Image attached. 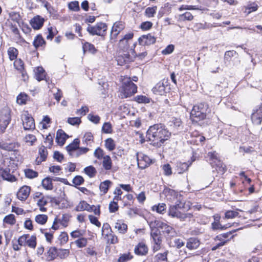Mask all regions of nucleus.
<instances>
[{
    "label": "nucleus",
    "instance_id": "f257e3e1",
    "mask_svg": "<svg viewBox=\"0 0 262 262\" xmlns=\"http://www.w3.org/2000/svg\"><path fill=\"white\" fill-rule=\"evenodd\" d=\"M171 133L162 124H156L149 127L147 131V138L155 146L160 147L168 140Z\"/></svg>",
    "mask_w": 262,
    "mask_h": 262
},
{
    "label": "nucleus",
    "instance_id": "f03ea898",
    "mask_svg": "<svg viewBox=\"0 0 262 262\" xmlns=\"http://www.w3.org/2000/svg\"><path fill=\"white\" fill-rule=\"evenodd\" d=\"M208 105L204 102L193 106L190 113V117L192 121L198 122L204 119L206 114L209 113Z\"/></svg>",
    "mask_w": 262,
    "mask_h": 262
},
{
    "label": "nucleus",
    "instance_id": "7ed1b4c3",
    "mask_svg": "<svg viewBox=\"0 0 262 262\" xmlns=\"http://www.w3.org/2000/svg\"><path fill=\"white\" fill-rule=\"evenodd\" d=\"M184 203L182 202H177L174 205L170 206L168 210V214L172 217H177L183 221L187 218H191L192 214L185 213L181 210L184 208Z\"/></svg>",
    "mask_w": 262,
    "mask_h": 262
},
{
    "label": "nucleus",
    "instance_id": "20e7f679",
    "mask_svg": "<svg viewBox=\"0 0 262 262\" xmlns=\"http://www.w3.org/2000/svg\"><path fill=\"white\" fill-rule=\"evenodd\" d=\"M137 92V86L130 80V78L125 79L123 82L121 93L125 98L129 97Z\"/></svg>",
    "mask_w": 262,
    "mask_h": 262
},
{
    "label": "nucleus",
    "instance_id": "39448f33",
    "mask_svg": "<svg viewBox=\"0 0 262 262\" xmlns=\"http://www.w3.org/2000/svg\"><path fill=\"white\" fill-rule=\"evenodd\" d=\"M11 121L10 110L4 107L0 111V130L3 133Z\"/></svg>",
    "mask_w": 262,
    "mask_h": 262
},
{
    "label": "nucleus",
    "instance_id": "423d86ee",
    "mask_svg": "<svg viewBox=\"0 0 262 262\" xmlns=\"http://www.w3.org/2000/svg\"><path fill=\"white\" fill-rule=\"evenodd\" d=\"M107 26L105 23H97L95 26H89L87 31L92 35L104 36L106 34Z\"/></svg>",
    "mask_w": 262,
    "mask_h": 262
},
{
    "label": "nucleus",
    "instance_id": "0eeeda50",
    "mask_svg": "<svg viewBox=\"0 0 262 262\" xmlns=\"http://www.w3.org/2000/svg\"><path fill=\"white\" fill-rule=\"evenodd\" d=\"M23 125L25 130H31L35 128L34 119L27 112L21 115Z\"/></svg>",
    "mask_w": 262,
    "mask_h": 262
},
{
    "label": "nucleus",
    "instance_id": "6e6552de",
    "mask_svg": "<svg viewBox=\"0 0 262 262\" xmlns=\"http://www.w3.org/2000/svg\"><path fill=\"white\" fill-rule=\"evenodd\" d=\"M136 158L138 165L141 169L145 168L151 163L149 157L141 152L136 153Z\"/></svg>",
    "mask_w": 262,
    "mask_h": 262
},
{
    "label": "nucleus",
    "instance_id": "1a4fd4ad",
    "mask_svg": "<svg viewBox=\"0 0 262 262\" xmlns=\"http://www.w3.org/2000/svg\"><path fill=\"white\" fill-rule=\"evenodd\" d=\"M121 55L118 56L117 57V61L118 64L122 65L124 63H126L130 62L133 60V58H135L137 55L135 54L134 50H132V55H130L128 52L124 51Z\"/></svg>",
    "mask_w": 262,
    "mask_h": 262
},
{
    "label": "nucleus",
    "instance_id": "9d476101",
    "mask_svg": "<svg viewBox=\"0 0 262 262\" xmlns=\"http://www.w3.org/2000/svg\"><path fill=\"white\" fill-rule=\"evenodd\" d=\"M150 235L154 243L152 247L153 251L154 252L157 251L160 249L162 243V237L160 236V231L155 232L154 231H151Z\"/></svg>",
    "mask_w": 262,
    "mask_h": 262
},
{
    "label": "nucleus",
    "instance_id": "9b49d317",
    "mask_svg": "<svg viewBox=\"0 0 262 262\" xmlns=\"http://www.w3.org/2000/svg\"><path fill=\"white\" fill-rule=\"evenodd\" d=\"M124 28V24L121 21H117L115 23L112 27L110 38L115 39L116 38L120 32Z\"/></svg>",
    "mask_w": 262,
    "mask_h": 262
},
{
    "label": "nucleus",
    "instance_id": "f8f14e48",
    "mask_svg": "<svg viewBox=\"0 0 262 262\" xmlns=\"http://www.w3.org/2000/svg\"><path fill=\"white\" fill-rule=\"evenodd\" d=\"M138 41L142 46H149L156 42V38L150 34L143 35L139 38Z\"/></svg>",
    "mask_w": 262,
    "mask_h": 262
},
{
    "label": "nucleus",
    "instance_id": "ddd939ff",
    "mask_svg": "<svg viewBox=\"0 0 262 262\" xmlns=\"http://www.w3.org/2000/svg\"><path fill=\"white\" fill-rule=\"evenodd\" d=\"M252 122L256 125L260 124L262 121V107H258L253 111L251 115Z\"/></svg>",
    "mask_w": 262,
    "mask_h": 262
},
{
    "label": "nucleus",
    "instance_id": "4468645a",
    "mask_svg": "<svg viewBox=\"0 0 262 262\" xmlns=\"http://www.w3.org/2000/svg\"><path fill=\"white\" fill-rule=\"evenodd\" d=\"M30 191L31 188L29 186L26 185L22 186L17 192V198L20 201H25L28 198Z\"/></svg>",
    "mask_w": 262,
    "mask_h": 262
},
{
    "label": "nucleus",
    "instance_id": "2eb2a0df",
    "mask_svg": "<svg viewBox=\"0 0 262 262\" xmlns=\"http://www.w3.org/2000/svg\"><path fill=\"white\" fill-rule=\"evenodd\" d=\"M0 175L2 177L4 180L9 182H13L15 181L16 180V178L10 173V169L9 168H1Z\"/></svg>",
    "mask_w": 262,
    "mask_h": 262
},
{
    "label": "nucleus",
    "instance_id": "dca6fc26",
    "mask_svg": "<svg viewBox=\"0 0 262 262\" xmlns=\"http://www.w3.org/2000/svg\"><path fill=\"white\" fill-rule=\"evenodd\" d=\"M148 247L143 242L139 243L134 249V252L136 254L140 256L145 255L148 253Z\"/></svg>",
    "mask_w": 262,
    "mask_h": 262
},
{
    "label": "nucleus",
    "instance_id": "f3484780",
    "mask_svg": "<svg viewBox=\"0 0 262 262\" xmlns=\"http://www.w3.org/2000/svg\"><path fill=\"white\" fill-rule=\"evenodd\" d=\"M166 84L164 81H161L158 82L153 88L152 92L154 94L163 95L166 93Z\"/></svg>",
    "mask_w": 262,
    "mask_h": 262
},
{
    "label": "nucleus",
    "instance_id": "a211bd4d",
    "mask_svg": "<svg viewBox=\"0 0 262 262\" xmlns=\"http://www.w3.org/2000/svg\"><path fill=\"white\" fill-rule=\"evenodd\" d=\"M44 19L39 15L33 17L30 21V24L34 29H39L43 25Z\"/></svg>",
    "mask_w": 262,
    "mask_h": 262
},
{
    "label": "nucleus",
    "instance_id": "6ab92c4d",
    "mask_svg": "<svg viewBox=\"0 0 262 262\" xmlns=\"http://www.w3.org/2000/svg\"><path fill=\"white\" fill-rule=\"evenodd\" d=\"M67 138V135L62 129H58L56 133V142L60 146H62Z\"/></svg>",
    "mask_w": 262,
    "mask_h": 262
},
{
    "label": "nucleus",
    "instance_id": "aec40b11",
    "mask_svg": "<svg viewBox=\"0 0 262 262\" xmlns=\"http://www.w3.org/2000/svg\"><path fill=\"white\" fill-rule=\"evenodd\" d=\"M160 227L162 230L163 232L167 234L168 236L173 237L177 234L174 229L166 223H161Z\"/></svg>",
    "mask_w": 262,
    "mask_h": 262
},
{
    "label": "nucleus",
    "instance_id": "412c9836",
    "mask_svg": "<svg viewBox=\"0 0 262 262\" xmlns=\"http://www.w3.org/2000/svg\"><path fill=\"white\" fill-rule=\"evenodd\" d=\"M57 249L55 247L49 248L48 251L45 253L46 260L51 261L55 259L57 257Z\"/></svg>",
    "mask_w": 262,
    "mask_h": 262
},
{
    "label": "nucleus",
    "instance_id": "4be33fe9",
    "mask_svg": "<svg viewBox=\"0 0 262 262\" xmlns=\"http://www.w3.org/2000/svg\"><path fill=\"white\" fill-rule=\"evenodd\" d=\"M207 156L212 166H214V165H220L221 164V161L219 159L217 153L216 151L209 152Z\"/></svg>",
    "mask_w": 262,
    "mask_h": 262
},
{
    "label": "nucleus",
    "instance_id": "5701e85b",
    "mask_svg": "<svg viewBox=\"0 0 262 262\" xmlns=\"http://www.w3.org/2000/svg\"><path fill=\"white\" fill-rule=\"evenodd\" d=\"M75 210L76 211H82L86 210L88 212H92V207L91 205L85 201H81L75 207Z\"/></svg>",
    "mask_w": 262,
    "mask_h": 262
},
{
    "label": "nucleus",
    "instance_id": "b1692460",
    "mask_svg": "<svg viewBox=\"0 0 262 262\" xmlns=\"http://www.w3.org/2000/svg\"><path fill=\"white\" fill-rule=\"evenodd\" d=\"M18 147V144L16 143H1L0 142V148L8 151H16Z\"/></svg>",
    "mask_w": 262,
    "mask_h": 262
},
{
    "label": "nucleus",
    "instance_id": "393cba45",
    "mask_svg": "<svg viewBox=\"0 0 262 262\" xmlns=\"http://www.w3.org/2000/svg\"><path fill=\"white\" fill-rule=\"evenodd\" d=\"M170 123V125L172 126L175 129L179 130L183 128V123L180 118H171Z\"/></svg>",
    "mask_w": 262,
    "mask_h": 262
},
{
    "label": "nucleus",
    "instance_id": "a878e982",
    "mask_svg": "<svg viewBox=\"0 0 262 262\" xmlns=\"http://www.w3.org/2000/svg\"><path fill=\"white\" fill-rule=\"evenodd\" d=\"M39 154L40 157V159H39V158H37L36 159V162H37L38 164L42 161H45L46 160L48 155L47 147L43 145L41 146L39 148Z\"/></svg>",
    "mask_w": 262,
    "mask_h": 262
},
{
    "label": "nucleus",
    "instance_id": "bb28decb",
    "mask_svg": "<svg viewBox=\"0 0 262 262\" xmlns=\"http://www.w3.org/2000/svg\"><path fill=\"white\" fill-rule=\"evenodd\" d=\"M214 222L212 223V228L213 230L221 229L223 230L225 228L220 223L221 216L219 214H216L213 215Z\"/></svg>",
    "mask_w": 262,
    "mask_h": 262
},
{
    "label": "nucleus",
    "instance_id": "cd10ccee",
    "mask_svg": "<svg viewBox=\"0 0 262 262\" xmlns=\"http://www.w3.org/2000/svg\"><path fill=\"white\" fill-rule=\"evenodd\" d=\"M82 142L86 146H92L94 142V137L92 134L90 132L86 133L82 138Z\"/></svg>",
    "mask_w": 262,
    "mask_h": 262
},
{
    "label": "nucleus",
    "instance_id": "c85d7f7f",
    "mask_svg": "<svg viewBox=\"0 0 262 262\" xmlns=\"http://www.w3.org/2000/svg\"><path fill=\"white\" fill-rule=\"evenodd\" d=\"M115 228L121 234H124L127 230V226L121 221H118L115 224Z\"/></svg>",
    "mask_w": 262,
    "mask_h": 262
},
{
    "label": "nucleus",
    "instance_id": "c756f323",
    "mask_svg": "<svg viewBox=\"0 0 262 262\" xmlns=\"http://www.w3.org/2000/svg\"><path fill=\"white\" fill-rule=\"evenodd\" d=\"M112 183L110 180H105L101 182L99 186V189L102 193V195L105 194L107 192V191L112 185Z\"/></svg>",
    "mask_w": 262,
    "mask_h": 262
},
{
    "label": "nucleus",
    "instance_id": "7c9ffc66",
    "mask_svg": "<svg viewBox=\"0 0 262 262\" xmlns=\"http://www.w3.org/2000/svg\"><path fill=\"white\" fill-rule=\"evenodd\" d=\"M79 140L75 139L72 143L66 147L67 150L69 155L79 147Z\"/></svg>",
    "mask_w": 262,
    "mask_h": 262
},
{
    "label": "nucleus",
    "instance_id": "2f4dec72",
    "mask_svg": "<svg viewBox=\"0 0 262 262\" xmlns=\"http://www.w3.org/2000/svg\"><path fill=\"white\" fill-rule=\"evenodd\" d=\"M200 245L199 241L196 238H190L187 243L186 247L190 250L196 249Z\"/></svg>",
    "mask_w": 262,
    "mask_h": 262
},
{
    "label": "nucleus",
    "instance_id": "473e14b6",
    "mask_svg": "<svg viewBox=\"0 0 262 262\" xmlns=\"http://www.w3.org/2000/svg\"><path fill=\"white\" fill-rule=\"evenodd\" d=\"M48 202L47 198L45 196H41V198L37 201V205L39 207V210L41 212H46L47 208L45 206L47 204Z\"/></svg>",
    "mask_w": 262,
    "mask_h": 262
},
{
    "label": "nucleus",
    "instance_id": "72a5a7b5",
    "mask_svg": "<svg viewBox=\"0 0 262 262\" xmlns=\"http://www.w3.org/2000/svg\"><path fill=\"white\" fill-rule=\"evenodd\" d=\"M41 184L43 188L46 190H51L53 188L52 179L50 177H47L43 179Z\"/></svg>",
    "mask_w": 262,
    "mask_h": 262
},
{
    "label": "nucleus",
    "instance_id": "f704fd0d",
    "mask_svg": "<svg viewBox=\"0 0 262 262\" xmlns=\"http://www.w3.org/2000/svg\"><path fill=\"white\" fill-rule=\"evenodd\" d=\"M89 150V149L87 147H79L73 151L70 156L72 157L77 158L82 154H86Z\"/></svg>",
    "mask_w": 262,
    "mask_h": 262
},
{
    "label": "nucleus",
    "instance_id": "c9c22d12",
    "mask_svg": "<svg viewBox=\"0 0 262 262\" xmlns=\"http://www.w3.org/2000/svg\"><path fill=\"white\" fill-rule=\"evenodd\" d=\"M102 165L103 168L106 170H110L112 168V162L109 156L106 155L103 157Z\"/></svg>",
    "mask_w": 262,
    "mask_h": 262
},
{
    "label": "nucleus",
    "instance_id": "e433bc0d",
    "mask_svg": "<svg viewBox=\"0 0 262 262\" xmlns=\"http://www.w3.org/2000/svg\"><path fill=\"white\" fill-rule=\"evenodd\" d=\"M166 205L164 203H159L157 205H154L152 207V210L156 211L160 214H164L166 212Z\"/></svg>",
    "mask_w": 262,
    "mask_h": 262
},
{
    "label": "nucleus",
    "instance_id": "4c0bfd02",
    "mask_svg": "<svg viewBox=\"0 0 262 262\" xmlns=\"http://www.w3.org/2000/svg\"><path fill=\"white\" fill-rule=\"evenodd\" d=\"M45 71L42 67H37L35 71V77L38 81L44 79L45 77Z\"/></svg>",
    "mask_w": 262,
    "mask_h": 262
},
{
    "label": "nucleus",
    "instance_id": "58836bf2",
    "mask_svg": "<svg viewBox=\"0 0 262 262\" xmlns=\"http://www.w3.org/2000/svg\"><path fill=\"white\" fill-rule=\"evenodd\" d=\"M105 146L109 150H113L116 147L114 140L112 138H107L105 140Z\"/></svg>",
    "mask_w": 262,
    "mask_h": 262
},
{
    "label": "nucleus",
    "instance_id": "ea45409f",
    "mask_svg": "<svg viewBox=\"0 0 262 262\" xmlns=\"http://www.w3.org/2000/svg\"><path fill=\"white\" fill-rule=\"evenodd\" d=\"M84 171L90 178L94 177L97 173L95 168L93 166L86 167L84 169Z\"/></svg>",
    "mask_w": 262,
    "mask_h": 262
},
{
    "label": "nucleus",
    "instance_id": "a19ab883",
    "mask_svg": "<svg viewBox=\"0 0 262 262\" xmlns=\"http://www.w3.org/2000/svg\"><path fill=\"white\" fill-rule=\"evenodd\" d=\"M70 251L69 249H57V257L61 259L67 258L70 255Z\"/></svg>",
    "mask_w": 262,
    "mask_h": 262
},
{
    "label": "nucleus",
    "instance_id": "79ce46f5",
    "mask_svg": "<svg viewBox=\"0 0 262 262\" xmlns=\"http://www.w3.org/2000/svg\"><path fill=\"white\" fill-rule=\"evenodd\" d=\"M8 54L10 60H13L17 58L18 51L14 47H10L8 50Z\"/></svg>",
    "mask_w": 262,
    "mask_h": 262
},
{
    "label": "nucleus",
    "instance_id": "37998d69",
    "mask_svg": "<svg viewBox=\"0 0 262 262\" xmlns=\"http://www.w3.org/2000/svg\"><path fill=\"white\" fill-rule=\"evenodd\" d=\"M157 7L154 6L151 7H147L145 11V15L147 17H152L156 13Z\"/></svg>",
    "mask_w": 262,
    "mask_h": 262
},
{
    "label": "nucleus",
    "instance_id": "c03bdc74",
    "mask_svg": "<svg viewBox=\"0 0 262 262\" xmlns=\"http://www.w3.org/2000/svg\"><path fill=\"white\" fill-rule=\"evenodd\" d=\"M112 232L113 231H112L111 228L108 224L105 223L103 225L101 230V233L103 236H104V237H106V236L109 235V234Z\"/></svg>",
    "mask_w": 262,
    "mask_h": 262
},
{
    "label": "nucleus",
    "instance_id": "a18cd8bd",
    "mask_svg": "<svg viewBox=\"0 0 262 262\" xmlns=\"http://www.w3.org/2000/svg\"><path fill=\"white\" fill-rule=\"evenodd\" d=\"M45 43V40L40 35H37L33 41V45L35 48H37L39 47L42 46Z\"/></svg>",
    "mask_w": 262,
    "mask_h": 262
},
{
    "label": "nucleus",
    "instance_id": "49530a36",
    "mask_svg": "<svg viewBox=\"0 0 262 262\" xmlns=\"http://www.w3.org/2000/svg\"><path fill=\"white\" fill-rule=\"evenodd\" d=\"M36 140V137L32 134H28L24 138L25 142L31 146L33 145Z\"/></svg>",
    "mask_w": 262,
    "mask_h": 262
},
{
    "label": "nucleus",
    "instance_id": "de8ad7c7",
    "mask_svg": "<svg viewBox=\"0 0 262 262\" xmlns=\"http://www.w3.org/2000/svg\"><path fill=\"white\" fill-rule=\"evenodd\" d=\"M133 256L130 253H124L121 254L118 259V262H127L132 259Z\"/></svg>",
    "mask_w": 262,
    "mask_h": 262
},
{
    "label": "nucleus",
    "instance_id": "09e8293b",
    "mask_svg": "<svg viewBox=\"0 0 262 262\" xmlns=\"http://www.w3.org/2000/svg\"><path fill=\"white\" fill-rule=\"evenodd\" d=\"M48 220V216L45 214L37 215L35 217V221L41 225L45 224Z\"/></svg>",
    "mask_w": 262,
    "mask_h": 262
},
{
    "label": "nucleus",
    "instance_id": "8fccbe9b",
    "mask_svg": "<svg viewBox=\"0 0 262 262\" xmlns=\"http://www.w3.org/2000/svg\"><path fill=\"white\" fill-rule=\"evenodd\" d=\"M135 99L137 102L143 103H148L150 100L149 98L143 95H138L135 97Z\"/></svg>",
    "mask_w": 262,
    "mask_h": 262
},
{
    "label": "nucleus",
    "instance_id": "3c124183",
    "mask_svg": "<svg viewBox=\"0 0 262 262\" xmlns=\"http://www.w3.org/2000/svg\"><path fill=\"white\" fill-rule=\"evenodd\" d=\"M25 176L29 179H33L38 176V172L31 169H27L25 170Z\"/></svg>",
    "mask_w": 262,
    "mask_h": 262
},
{
    "label": "nucleus",
    "instance_id": "603ef678",
    "mask_svg": "<svg viewBox=\"0 0 262 262\" xmlns=\"http://www.w3.org/2000/svg\"><path fill=\"white\" fill-rule=\"evenodd\" d=\"M82 48L84 52H85L86 51H89L92 53H94L96 52V49L94 46L89 42H85L84 43Z\"/></svg>",
    "mask_w": 262,
    "mask_h": 262
},
{
    "label": "nucleus",
    "instance_id": "864d4df0",
    "mask_svg": "<svg viewBox=\"0 0 262 262\" xmlns=\"http://www.w3.org/2000/svg\"><path fill=\"white\" fill-rule=\"evenodd\" d=\"M4 222L10 225H14L16 222L15 216L13 214H10L6 216L4 219Z\"/></svg>",
    "mask_w": 262,
    "mask_h": 262
},
{
    "label": "nucleus",
    "instance_id": "5fc2aeb1",
    "mask_svg": "<svg viewBox=\"0 0 262 262\" xmlns=\"http://www.w3.org/2000/svg\"><path fill=\"white\" fill-rule=\"evenodd\" d=\"M102 131L105 134L111 133L113 131L112 124L110 122H105L102 127Z\"/></svg>",
    "mask_w": 262,
    "mask_h": 262
},
{
    "label": "nucleus",
    "instance_id": "6e6d98bb",
    "mask_svg": "<svg viewBox=\"0 0 262 262\" xmlns=\"http://www.w3.org/2000/svg\"><path fill=\"white\" fill-rule=\"evenodd\" d=\"M87 239L84 237L79 238L75 241V243L78 248H83L87 245Z\"/></svg>",
    "mask_w": 262,
    "mask_h": 262
},
{
    "label": "nucleus",
    "instance_id": "4d7b16f0",
    "mask_svg": "<svg viewBox=\"0 0 262 262\" xmlns=\"http://www.w3.org/2000/svg\"><path fill=\"white\" fill-rule=\"evenodd\" d=\"M161 223L159 221L155 220L154 221H150L148 223V224L151 228V231H154L155 232H159V231L157 228V227H159Z\"/></svg>",
    "mask_w": 262,
    "mask_h": 262
},
{
    "label": "nucleus",
    "instance_id": "13d9d810",
    "mask_svg": "<svg viewBox=\"0 0 262 262\" xmlns=\"http://www.w3.org/2000/svg\"><path fill=\"white\" fill-rule=\"evenodd\" d=\"M167 252H165L163 253H158L155 256V259L157 262H161L162 261H166Z\"/></svg>",
    "mask_w": 262,
    "mask_h": 262
},
{
    "label": "nucleus",
    "instance_id": "bf43d9fd",
    "mask_svg": "<svg viewBox=\"0 0 262 262\" xmlns=\"http://www.w3.org/2000/svg\"><path fill=\"white\" fill-rule=\"evenodd\" d=\"M27 95L25 94H20L17 97L16 101L19 104H24L27 99Z\"/></svg>",
    "mask_w": 262,
    "mask_h": 262
},
{
    "label": "nucleus",
    "instance_id": "052dcab7",
    "mask_svg": "<svg viewBox=\"0 0 262 262\" xmlns=\"http://www.w3.org/2000/svg\"><path fill=\"white\" fill-rule=\"evenodd\" d=\"M178 168V172L182 173L188 168L189 165L187 163H180L177 165Z\"/></svg>",
    "mask_w": 262,
    "mask_h": 262
},
{
    "label": "nucleus",
    "instance_id": "680f3d73",
    "mask_svg": "<svg viewBox=\"0 0 262 262\" xmlns=\"http://www.w3.org/2000/svg\"><path fill=\"white\" fill-rule=\"evenodd\" d=\"M36 238L35 236L32 235L29 239H28L27 245L31 248H35L36 246Z\"/></svg>",
    "mask_w": 262,
    "mask_h": 262
},
{
    "label": "nucleus",
    "instance_id": "e2e57ef3",
    "mask_svg": "<svg viewBox=\"0 0 262 262\" xmlns=\"http://www.w3.org/2000/svg\"><path fill=\"white\" fill-rule=\"evenodd\" d=\"M94 155V156L99 160L103 159L105 156L104 151L100 147L97 148L95 150Z\"/></svg>",
    "mask_w": 262,
    "mask_h": 262
},
{
    "label": "nucleus",
    "instance_id": "0e129e2a",
    "mask_svg": "<svg viewBox=\"0 0 262 262\" xmlns=\"http://www.w3.org/2000/svg\"><path fill=\"white\" fill-rule=\"evenodd\" d=\"M109 211L111 213H114L116 212L119 208L118 203L115 201H112L109 204Z\"/></svg>",
    "mask_w": 262,
    "mask_h": 262
},
{
    "label": "nucleus",
    "instance_id": "69168bd1",
    "mask_svg": "<svg viewBox=\"0 0 262 262\" xmlns=\"http://www.w3.org/2000/svg\"><path fill=\"white\" fill-rule=\"evenodd\" d=\"M238 213L234 210H228L225 212V217L226 219H233L236 217Z\"/></svg>",
    "mask_w": 262,
    "mask_h": 262
},
{
    "label": "nucleus",
    "instance_id": "338daca9",
    "mask_svg": "<svg viewBox=\"0 0 262 262\" xmlns=\"http://www.w3.org/2000/svg\"><path fill=\"white\" fill-rule=\"evenodd\" d=\"M53 137L54 134L52 135L49 134L46 138L45 143L47 146L51 148L53 143Z\"/></svg>",
    "mask_w": 262,
    "mask_h": 262
},
{
    "label": "nucleus",
    "instance_id": "774afa93",
    "mask_svg": "<svg viewBox=\"0 0 262 262\" xmlns=\"http://www.w3.org/2000/svg\"><path fill=\"white\" fill-rule=\"evenodd\" d=\"M69 8L74 11H78L79 10V3L77 1L70 2L68 5Z\"/></svg>",
    "mask_w": 262,
    "mask_h": 262
}]
</instances>
